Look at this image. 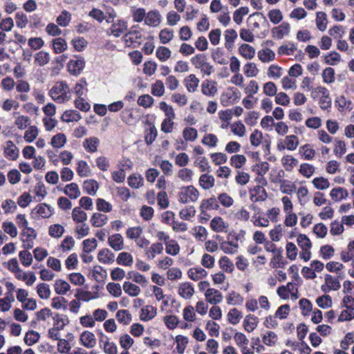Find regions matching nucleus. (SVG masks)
Returning <instances> with one entry per match:
<instances>
[{
    "instance_id": "774afa93",
    "label": "nucleus",
    "mask_w": 354,
    "mask_h": 354,
    "mask_svg": "<svg viewBox=\"0 0 354 354\" xmlns=\"http://www.w3.org/2000/svg\"><path fill=\"white\" fill-rule=\"evenodd\" d=\"M183 136L187 141H194L198 136L197 130L193 127H186L183 130Z\"/></svg>"
},
{
    "instance_id": "864d4df0",
    "label": "nucleus",
    "mask_w": 354,
    "mask_h": 354,
    "mask_svg": "<svg viewBox=\"0 0 354 354\" xmlns=\"http://www.w3.org/2000/svg\"><path fill=\"white\" fill-rule=\"evenodd\" d=\"M64 232V228L59 224L51 225L48 228V234L51 237L59 238Z\"/></svg>"
},
{
    "instance_id": "f704fd0d",
    "label": "nucleus",
    "mask_w": 354,
    "mask_h": 354,
    "mask_svg": "<svg viewBox=\"0 0 354 354\" xmlns=\"http://www.w3.org/2000/svg\"><path fill=\"white\" fill-rule=\"evenodd\" d=\"M142 37V35L140 31L138 30H130L123 37L126 43H131V44L137 43L140 44V42L138 41Z\"/></svg>"
},
{
    "instance_id": "338daca9",
    "label": "nucleus",
    "mask_w": 354,
    "mask_h": 354,
    "mask_svg": "<svg viewBox=\"0 0 354 354\" xmlns=\"http://www.w3.org/2000/svg\"><path fill=\"white\" fill-rule=\"evenodd\" d=\"M246 158L243 155H234L230 158V164L232 167L240 169L245 163Z\"/></svg>"
},
{
    "instance_id": "6e6d98bb",
    "label": "nucleus",
    "mask_w": 354,
    "mask_h": 354,
    "mask_svg": "<svg viewBox=\"0 0 354 354\" xmlns=\"http://www.w3.org/2000/svg\"><path fill=\"white\" fill-rule=\"evenodd\" d=\"M219 266L220 268L226 272H232L234 268L233 263L226 256L222 257L220 259Z\"/></svg>"
},
{
    "instance_id": "f3484780",
    "label": "nucleus",
    "mask_w": 354,
    "mask_h": 354,
    "mask_svg": "<svg viewBox=\"0 0 354 354\" xmlns=\"http://www.w3.org/2000/svg\"><path fill=\"white\" fill-rule=\"evenodd\" d=\"M63 192L71 199H76L81 194L78 185L75 183L66 185L64 189H63Z\"/></svg>"
},
{
    "instance_id": "bf43d9fd",
    "label": "nucleus",
    "mask_w": 354,
    "mask_h": 354,
    "mask_svg": "<svg viewBox=\"0 0 354 354\" xmlns=\"http://www.w3.org/2000/svg\"><path fill=\"white\" fill-rule=\"evenodd\" d=\"M313 184L317 189L324 190L329 187L330 183L324 177H316L313 180Z\"/></svg>"
},
{
    "instance_id": "ea45409f",
    "label": "nucleus",
    "mask_w": 354,
    "mask_h": 354,
    "mask_svg": "<svg viewBox=\"0 0 354 354\" xmlns=\"http://www.w3.org/2000/svg\"><path fill=\"white\" fill-rule=\"evenodd\" d=\"M72 218L76 223H84L87 219V214L81 207H76L72 211Z\"/></svg>"
},
{
    "instance_id": "e2e57ef3",
    "label": "nucleus",
    "mask_w": 354,
    "mask_h": 354,
    "mask_svg": "<svg viewBox=\"0 0 354 354\" xmlns=\"http://www.w3.org/2000/svg\"><path fill=\"white\" fill-rule=\"evenodd\" d=\"M270 165L267 162H259L252 167V170L256 171L258 176H263L269 170Z\"/></svg>"
},
{
    "instance_id": "dca6fc26",
    "label": "nucleus",
    "mask_w": 354,
    "mask_h": 354,
    "mask_svg": "<svg viewBox=\"0 0 354 354\" xmlns=\"http://www.w3.org/2000/svg\"><path fill=\"white\" fill-rule=\"evenodd\" d=\"M219 207V205L214 197L209 198L208 199H204L202 201L200 209L201 214L204 215H207L205 209H217Z\"/></svg>"
},
{
    "instance_id": "c756f323",
    "label": "nucleus",
    "mask_w": 354,
    "mask_h": 354,
    "mask_svg": "<svg viewBox=\"0 0 354 354\" xmlns=\"http://www.w3.org/2000/svg\"><path fill=\"white\" fill-rule=\"evenodd\" d=\"M239 53L247 59H251L255 55V49L249 44H243L239 48Z\"/></svg>"
},
{
    "instance_id": "72a5a7b5",
    "label": "nucleus",
    "mask_w": 354,
    "mask_h": 354,
    "mask_svg": "<svg viewBox=\"0 0 354 354\" xmlns=\"http://www.w3.org/2000/svg\"><path fill=\"white\" fill-rule=\"evenodd\" d=\"M163 251V245L160 243H153L150 248L146 250V255L149 259H153L156 254H161Z\"/></svg>"
},
{
    "instance_id": "a19ab883",
    "label": "nucleus",
    "mask_w": 354,
    "mask_h": 354,
    "mask_svg": "<svg viewBox=\"0 0 354 354\" xmlns=\"http://www.w3.org/2000/svg\"><path fill=\"white\" fill-rule=\"evenodd\" d=\"M221 249L226 254H234L238 248V243L231 241L221 242Z\"/></svg>"
},
{
    "instance_id": "49530a36",
    "label": "nucleus",
    "mask_w": 354,
    "mask_h": 354,
    "mask_svg": "<svg viewBox=\"0 0 354 354\" xmlns=\"http://www.w3.org/2000/svg\"><path fill=\"white\" fill-rule=\"evenodd\" d=\"M35 61L39 66H44L50 61V55L48 53L41 50L35 55Z\"/></svg>"
},
{
    "instance_id": "a18cd8bd",
    "label": "nucleus",
    "mask_w": 354,
    "mask_h": 354,
    "mask_svg": "<svg viewBox=\"0 0 354 354\" xmlns=\"http://www.w3.org/2000/svg\"><path fill=\"white\" fill-rule=\"evenodd\" d=\"M242 318V313L236 308L231 309L227 313L228 322L233 324H237Z\"/></svg>"
},
{
    "instance_id": "2f4dec72",
    "label": "nucleus",
    "mask_w": 354,
    "mask_h": 354,
    "mask_svg": "<svg viewBox=\"0 0 354 354\" xmlns=\"http://www.w3.org/2000/svg\"><path fill=\"white\" fill-rule=\"evenodd\" d=\"M199 184L204 189H209L214 185V178L207 174H202L199 178Z\"/></svg>"
},
{
    "instance_id": "9b49d317",
    "label": "nucleus",
    "mask_w": 354,
    "mask_h": 354,
    "mask_svg": "<svg viewBox=\"0 0 354 354\" xmlns=\"http://www.w3.org/2000/svg\"><path fill=\"white\" fill-rule=\"evenodd\" d=\"M80 342L82 344L88 348H93L96 344V339L93 333L84 331L80 335Z\"/></svg>"
},
{
    "instance_id": "6e6552de",
    "label": "nucleus",
    "mask_w": 354,
    "mask_h": 354,
    "mask_svg": "<svg viewBox=\"0 0 354 354\" xmlns=\"http://www.w3.org/2000/svg\"><path fill=\"white\" fill-rule=\"evenodd\" d=\"M205 296L209 303L214 305L221 303L223 299L222 294L214 288H207Z\"/></svg>"
},
{
    "instance_id": "39448f33",
    "label": "nucleus",
    "mask_w": 354,
    "mask_h": 354,
    "mask_svg": "<svg viewBox=\"0 0 354 354\" xmlns=\"http://www.w3.org/2000/svg\"><path fill=\"white\" fill-rule=\"evenodd\" d=\"M216 82L205 80L201 84V92L208 97H213L217 93Z\"/></svg>"
},
{
    "instance_id": "c9c22d12",
    "label": "nucleus",
    "mask_w": 354,
    "mask_h": 354,
    "mask_svg": "<svg viewBox=\"0 0 354 354\" xmlns=\"http://www.w3.org/2000/svg\"><path fill=\"white\" fill-rule=\"evenodd\" d=\"M258 57L262 62H269L275 58V53L270 48L261 50L258 52Z\"/></svg>"
},
{
    "instance_id": "473e14b6",
    "label": "nucleus",
    "mask_w": 354,
    "mask_h": 354,
    "mask_svg": "<svg viewBox=\"0 0 354 354\" xmlns=\"http://www.w3.org/2000/svg\"><path fill=\"white\" fill-rule=\"evenodd\" d=\"M116 262L121 266H130L133 263V257L129 252H122L118 254Z\"/></svg>"
},
{
    "instance_id": "a878e982",
    "label": "nucleus",
    "mask_w": 354,
    "mask_h": 354,
    "mask_svg": "<svg viewBox=\"0 0 354 354\" xmlns=\"http://www.w3.org/2000/svg\"><path fill=\"white\" fill-rule=\"evenodd\" d=\"M82 118L80 113L76 110H67L64 112L61 120L65 122H77Z\"/></svg>"
},
{
    "instance_id": "5701e85b",
    "label": "nucleus",
    "mask_w": 354,
    "mask_h": 354,
    "mask_svg": "<svg viewBox=\"0 0 354 354\" xmlns=\"http://www.w3.org/2000/svg\"><path fill=\"white\" fill-rule=\"evenodd\" d=\"M52 47L53 52L56 54L64 52L67 48V43L64 38L57 37L52 41Z\"/></svg>"
},
{
    "instance_id": "13d9d810",
    "label": "nucleus",
    "mask_w": 354,
    "mask_h": 354,
    "mask_svg": "<svg viewBox=\"0 0 354 354\" xmlns=\"http://www.w3.org/2000/svg\"><path fill=\"white\" fill-rule=\"evenodd\" d=\"M71 19V14L66 10H63L57 17L56 22L59 26L66 27L69 24Z\"/></svg>"
},
{
    "instance_id": "4c0bfd02",
    "label": "nucleus",
    "mask_w": 354,
    "mask_h": 354,
    "mask_svg": "<svg viewBox=\"0 0 354 354\" xmlns=\"http://www.w3.org/2000/svg\"><path fill=\"white\" fill-rule=\"evenodd\" d=\"M118 321L124 325L129 324L132 319L131 315L127 310H120L116 313Z\"/></svg>"
},
{
    "instance_id": "7c9ffc66",
    "label": "nucleus",
    "mask_w": 354,
    "mask_h": 354,
    "mask_svg": "<svg viewBox=\"0 0 354 354\" xmlns=\"http://www.w3.org/2000/svg\"><path fill=\"white\" fill-rule=\"evenodd\" d=\"M55 291L57 295H65L70 290V285L62 279H57L54 284Z\"/></svg>"
},
{
    "instance_id": "f03ea898",
    "label": "nucleus",
    "mask_w": 354,
    "mask_h": 354,
    "mask_svg": "<svg viewBox=\"0 0 354 354\" xmlns=\"http://www.w3.org/2000/svg\"><path fill=\"white\" fill-rule=\"evenodd\" d=\"M21 240L23 243V248L25 250H30L34 246V240L37 238V234L33 228H28L27 231L22 230L21 232Z\"/></svg>"
},
{
    "instance_id": "0eeeda50",
    "label": "nucleus",
    "mask_w": 354,
    "mask_h": 354,
    "mask_svg": "<svg viewBox=\"0 0 354 354\" xmlns=\"http://www.w3.org/2000/svg\"><path fill=\"white\" fill-rule=\"evenodd\" d=\"M251 197L250 199L252 201H264L268 198V194L266 189L261 186H255L254 188L250 190Z\"/></svg>"
},
{
    "instance_id": "3c124183",
    "label": "nucleus",
    "mask_w": 354,
    "mask_h": 354,
    "mask_svg": "<svg viewBox=\"0 0 354 354\" xmlns=\"http://www.w3.org/2000/svg\"><path fill=\"white\" fill-rule=\"evenodd\" d=\"M171 50L165 46H159L156 53L158 59L161 62H165L171 57Z\"/></svg>"
},
{
    "instance_id": "4d7b16f0",
    "label": "nucleus",
    "mask_w": 354,
    "mask_h": 354,
    "mask_svg": "<svg viewBox=\"0 0 354 354\" xmlns=\"http://www.w3.org/2000/svg\"><path fill=\"white\" fill-rule=\"evenodd\" d=\"M316 303L322 308H328L333 304L331 297L328 295H324L317 298Z\"/></svg>"
},
{
    "instance_id": "7ed1b4c3",
    "label": "nucleus",
    "mask_w": 354,
    "mask_h": 354,
    "mask_svg": "<svg viewBox=\"0 0 354 354\" xmlns=\"http://www.w3.org/2000/svg\"><path fill=\"white\" fill-rule=\"evenodd\" d=\"M54 213V209L46 203L38 204L31 212L32 216L35 214L43 218H50Z\"/></svg>"
},
{
    "instance_id": "c03bdc74",
    "label": "nucleus",
    "mask_w": 354,
    "mask_h": 354,
    "mask_svg": "<svg viewBox=\"0 0 354 354\" xmlns=\"http://www.w3.org/2000/svg\"><path fill=\"white\" fill-rule=\"evenodd\" d=\"M165 245L166 252L169 254L175 256L180 252V246L177 241L174 239L169 240L166 242Z\"/></svg>"
},
{
    "instance_id": "f8f14e48",
    "label": "nucleus",
    "mask_w": 354,
    "mask_h": 354,
    "mask_svg": "<svg viewBox=\"0 0 354 354\" xmlns=\"http://www.w3.org/2000/svg\"><path fill=\"white\" fill-rule=\"evenodd\" d=\"M109 245L115 251L123 249V238L120 234H115L108 238Z\"/></svg>"
},
{
    "instance_id": "f257e3e1",
    "label": "nucleus",
    "mask_w": 354,
    "mask_h": 354,
    "mask_svg": "<svg viewBox=\"0 0 354 354\" xmlns=\"http://www.w3.org/2000/svg\"><path fill=\"white\" fill-rule=\"evenodd\" d=\"M67 64V69L71 75L77 76L81 73L85 67L84 59L80 55H74Z\"/></svg>"
},
{
    "instance_id": "5fc2aeb1",
    "label": "nucleus",
    "mask_w": 354,
    "mask_h": 354,
    "mask_svg": "<svg viewBox=\"0 0 354 354\" xmlns=\"http://www.w3.org/2000/svg\"><path fill=\"white\" fill-rule=\"evenodd\" d=\"M327 19L326 15L324 12H318L316 16V25L317 28L321 31L326 29Z\"/></svg>"
},
{
    "instance_id": "ddd939ff",
    "label": "nucleus",
    "mask_w": 354,
    "mask_h": 354,
    "mask_svg": "<svg viewBox=\"0 0 354 354\" xmlns=\"http://www.w3.org/2000/svg\"><path fill=\"white\" fill-rule=\"evenodd\" d=\"M114 254L108 248H103L98 252L97 259L100 263L110 264L114 261Z\"/></svg>"
},
{
    "instance_id": "603ef678",
    "label": "nucleus",
    "mask_w": 354,
    "mask_h": 354,
    "mask_svg": "<svg viewBox=\"0 0 354 354\" xmlns=\"http://www.w3.org/2000/svg\"><path fill=\"white\" fill-rule=\"evenodd\" d=\"M176 350L180 354H183L185 350L187 344H188V338L183 335H177L176 337Z\"/></svg>"
},
{
    "instance_id": "79ce46f5",
    "label": "nucleus",
    "mask_w": 354,
    "mask_h": 354,
    "mask_svg": "<svg viewBox=\"0 0 354 354\" xmlns=\"http://www.w3.org/2000/svg\"><path fill=\"white\" fill-rule=\"evenodd\" d=\"M99 334L102 338H106V342L104 344V351L106 354H117L118 349L115 343L109 342V339L106 336H104L102 331L99 332Z\"/></svg>"
},
{
    "instance_id": "de8ad7c7",
    "label": "nucleus",
    "mask_w": 354,
    "mask_h": 354,
    "mask_svg": "<svg viewBox=\"0 0 354 354\" xmlns=\"http://www.w3.org/2000/svg\"><path fill=\"white\" fill-rule=\"evenodd\" d=\"M281 162L286 171H291L298 164V160L290 155L284 156Z\"/></svg>"
},
{
    "instance_id": "cd10ccee",
    "label": "nucleus",
    "mask_w": 354,
    "mask_h": 354,
    "mask_svg": "<svg viewBox=\"0 0 354 354\" xmlns=\"http://www.w3.org/2000/svg\"><path fill=\"white\" fill-rule=\"evenodd\" d=\"M348 193L347 190L343 187H335L330 193V196L333 200L339 201L348 197Z\"/></svg>"
},
{
    "instance_id": "37998d69",
    "label": "nucleus",
    "mask_w": 354,
    "mask_h": 354,
    "mask_svg": "<svg viewBox=\"0 0 354 354\" xmlns=\"http://www.w3.org/2000/svg\"><path fill=\"white\" fill-rule=\"evenodd\" d=\"M66 142V137L62 133H59L51 138L50 144L54 148L62 147Z\"/></svg>"
},
{
    "instance_id": "423d86ee",
    "label": "nucleus",
    "mask_w": 354,
    "mask_h": 354,
    "mask_svg": "<svg viewBox=\"0 0 354 354\" xmlns=\"http://www.w3.org/2000/svg\"><path fill=\"white\" fill-rule=\"evenodd\" d=\"M66 93H70L68 85L66 82H57L53 86L49 91V95L54 100L57 95L64 94Z\"/></svg>"
},
{
    "instance_id": "8fccbe9b",
    "label": "nucleus",
    "mask_w": 354,
    "mask_h": 354,
    "mask_svg": "<svg viewBox=\"0 0 354 354\" xmlns=\"http://www.w3.org/2000/svg\"><path fill=\"white\" fill-rule=\"evenodd\" d=\"M37 292L41 299H46L50 295L49 286L45 283H41L37 285Z\"/></svg>"
},
{
    "instance_id": "1a4fd4ad",
    "label": "nucleus",
    "mask_w": 354,
    "mask_h": 354,
    "mask_svg": "<svg viewBox=\"0 0 354 354\" xmlns=\"http://www.w3.org/2000/svg\"><path fill=\"white\" fill-rule=\"evenodd\" d=\"M290 27L288 22H283L279 26L272 28V36L277 39H281L285 35H288L290 32Z\"/></svg>"
},
{
    "instance_id": "9d476101",
    "label": "nucleus",
    "mask_w": 354,
    "mask_h": 354,
    "mask_svg": "<svg viewBox=\"0 0 354 354\" xmlns=\"http://www.w3.org/2000/svg\"><path fill=\"white\" fill-rule=\"evenodd\" d=\"M161 16L158 10H151L146 13L145 24L149 26L156 27L160 23Z\"/></svg>"
},
{
    "instance_id": "aec40b11",
    "label": "nucleus",
    "mask_w": 354,
    "mask_h": 354,
    "mask_svg": "<svg viewBox=\"0 0 354 354\" xmlns=\"http://www.w3.org/2000/svg\"><path fill=\"white\" fill-rule=\"evenodd\" d=\"M184 84L187 90L190 92H194L199 84V80L194 74H190L184 80Z\"/></svg>"
},
{
    "instance_id": "bb28decb",
    "label": "nucleus",
    "mask_w": 354,
    "mask_h": 354,
    "mask_svg": "<svg viewBox=\"0 0 354 354\" xmlns=\"http://www.w3.org/2000/svg\"><path fill=\"white\" fill-rule=\"evenodd\" d=\"M157 314V309L152 306H147L145 308L142 309L140 315V319L144 322H147L152 319Z\"/></svg>"
},
{
    "instance_id": "a211bd4d",
    "label": "nucleus",
    "mask_w": 354,
    "mask_h": 354,
    "mask_svg": "<svg viewBox=\"0 0 354 354\" xmlns=\"http://www.w3.org/2000/svg\"><path fill=\"white\" fill-rule=\"evenodd\" d=\"M259 323V319L254 315H248L245 317L243 321V327L247 332L253 331L257 326Z\"/></svg>"
},
{
    "instance_id": "b1692460",
    "label": "nucleus",
    "mask_w": 354,
    "mask_h": 354,
    "mask_svg": "<svg viewBox=\"0 0 354 354\" xmlns=\"http://www.w3.org/2000/svg\"><path fill=\"white\" fill-rule=\"evenodd\" d=\"M282 252L283 250L279 249L272 257L270 261V266L272 268H283L287 263V261L283 260Z\"/></svg>"
},
{
    "instance_id": "09e8293b",
    "label": "nucleus",
    "mask_w": 354,
    "mask_h": 354,
    "mask_svg": "<svg viewBox=\"0 0 354 354\" xmlns=\"http://www.w3.org/2000/svg\"><path fill=\"white\" fill-rule=\"evenodd\" d=\"M299 152L301 153L303 158L308 160H312L315 154V151L310 147L309 144L301 146Z\"/></svg>"
},
{
    "instance_id": "412c9836",
    "label": "nucleus",
    "mask_w": 354,
    "mask_h": 354,
    "mask_svg": "<svg viewBox=\"0 0 354 354\" xmlns=\"http://www.w3.org/2000/svg\"><path fill=\"white\" fill-rule=\"evenodd\" d=\"M194 292V286L189 282L181 283L178 289V294L185 299H189Z\"/></svg>"
},
{
    "instance_id": "6ab92c4d",
    "label": "nucleus",
    "mask_w": 354,
    "mask_h": 354,
    "mask_svg": "<svg viewBox=\"0 0 354 354\" xmlns=\"http://www.w3.org/2000/svg\"><path fill=\"white\" fill-rule=\"evenodd\" d=\"M100 140L96 137H90L85 139L83 142V147L88 153H94L97 151L99 146Z\"/></svg>"
},
{
    "instance_id": "393cba45",
    "label": "nucleus",
    "mask_w": 354,
    "mask_h": 354,
    "mask_svg": "<svg viewBox=\"0 0 354 354\" xmlns=\"http://www.w3.org/2000/svg\"><path fill=\"white\" fill-rule=\"evenodd\" d=\"M210 227L213 231L221 232L225 231L228 225L224 222L221 217L216 216L211 221Z\"/></svg>"
},
{
    "instance_id": "69168bd1",
    "label": "nucleus",
    "mask_w": 354,
    "mask_h": 354,
    "mask_svg": "<svg viewBox=\"0 0 354 354\" xmlns=\"http://www.w3.org/2000/svg\"><path fill=\"white\" fill-rule=\"evenodd\" d=\"M75 50L77 52H82L86 47L88 42L84 37L75 38L71 41Z\"/></svg>"
},
{
    "instance_id": "4468645a",
    "label": "nucleus",
    "mask_w": 354,
    "mask_h": 354,
    "mask_svg": "<svg viewBox=\"0 0 354 354\" xmlns=\"http://www.w3.org/2000/svg\"><path fill=\"white\" fill-rule=\"evenodd\" d=\"M5 156L12 160H15L19 156V149L12 140L6 142Z\"/></svg>"
},
{
    "instance_id": "2eb2a0df",
    "label": "nucleus",
    "mask_w": 354,
    "mask_h": 354,
    "mask_svg": "<svg viewBox=\"0 0 354 354\" xmlns=\"http://www.w3.org/2000/svg\"><path fill=\"white\" fill-rule=\"evenodd\" d=\"M75 297L79 301L87 302L91 299L97 298L98 294H97V292H95L94 294H92V292L90 291L84 290L81 288H77L76 293L75 294Z\"/></svg>"
},
{
    "instance_id": "680f3d73",
    "label": "nucleus",
    "mask_w": 354,
    "mask_h": 354,
    "mask_svg": "<svg viewBox=\"0 0 354 354\" xmlns=\"http://www.w3.org/2000/svg\"><path fill=\"white\" fill-rule=\"evenodd\" d=\"M143 178L140 175H130L127 178L128 185L132 188H138L142 185Z\"/></svg>"
},
{
    "instance_id": "58836bf2",
    "label": "nucleus",
    "mask_w": 354,
    "mask_h": 354,
    "mask_svg": "<svg viewBox=\"0 0 354 354\" xmlns=\"http://www.w3.org/2000/svg\"><path fill=\"white\" fill-rule=\"evenodd\" d=\"M40 338V335L38 332L35 330H29L28 331L24 337V342L28 346H32L36 344Z\"/></svg>"
},
{
    "instance_id": "20e7f679",
    "label": "nucleus",
    "mask_w": 354,
    "mask_h": 354,
    "mask_svg": "<svg viewBox=\"0 0 354 354\" xmlns=\"http://www.w3.org/2000/svg\"><path fill=\"white\" fill-rule=\"evenodd\" d=\"M127 29V24L125 21L119 19L116 23H113L111 28L107 30L106 33L109 35H113L119 37Z\"/></svg>"
},
{
    "instance_id": "0e129e2a",
    "label": "nucleus",
    "mask_w": 354,
    "mask_h": 354,
    "mask_svg": "<svg viewBox=\"0 0 354 354\" xmlns=\"http://www.w3.org/2000/svg\"><path fill=\"white\" fill-rule=\"evenodd\" d=\"M296 189V186L292 182L286 180L281 182L280 190L282 193L291 194Z\"/></svg>"
},
{
    "instance_id": "052dcab7",
    "label": "nucleus",
    "mask_w": 354,
    "mask_h": 354,
    "mask_svg": "<svg viewBox=\"0 0 354 354\" xmlns=\"http://www.w3.org/2000/svg\"><path fill=\"white\" fill-rule=\"evenodd\" d=\"M19 259L25 267H28L32 262V256L27 250L21 251L19 254Z\"/></svg>"
},
{
    "instance_id": "4be33fe9",
    "label": "nucleus",
    "mask_w": 354,
    "mask_h": 354,
    "mask_svg": "<svg viewBox=\"0 0 354 354\" xmlns=\"http://www.w3.org/2000/svg\"><path fill=\"white\" fill-rule=\"evenodd\" d=\"M82 187L84 192L94 196L99 188V185L96 180L90 179L84 180Z\"/></svg>"
},
{
    "instance_id": "e433bc0d",
    "label": "nucleus",
    "mask_w": 354,
    "mask_h": 354,
    "mask_svg": "<svg viewBox=\"0 0 354 354\" xmlns=\"http://www.w3.org/2000/svg\"><path fill=\"white\" fill-rule=\"evenodd\" d=\"M123 290L129 296L136 297L139 295L140 292V288L129 281H125L123 283Z\"/></svg>"
},
{
    "instance_id": "c85d7f7f",
    "label": "nucleus",
    "mask_w": 354,
    "mask_h": 354,
    "mask_svg": "<svg viewBox=\"0 0 354 354\" xmlns=\"http://www.w3.org/2000/svg\"><path fill=\"white\" fill-rule=\"evenodd\" d=\"M108 221V217L101 213H94L91 218V223L93 227H99L104 225Z\"/></svg>"
}]
</instances>
